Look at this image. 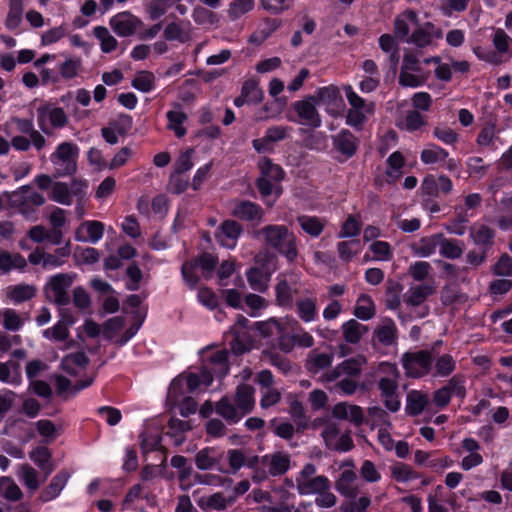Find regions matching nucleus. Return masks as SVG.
<instances>
[{
    "instance_id": "1",
    "label": "nucleus",
    "mask_w": 512,
    "mask_h": 512,
    "mask_svg": "<svg viewBox=\"0 0 512 512\" xmlns=\"http://www.w3.org/2000/svg\"><path fill=\"white\" fill-rule=\"evenodd\" d=\"M255 238L263 239L268 248L275 250L287 262L294 263L298 258V238L284 224H268L255 231Z\"/></svg>"
},
{
    "instance_id": "2",
    "label": "nucleus",
    "mask_w": 512,
    "mask_h": 512,
    "mask_svg": "<svg viewBox=\"0 0 512 512\" xmlns=\"http://www.w3.org/2000/svg\"><path fill=\"white\" fill-rule=\"evenodd\" d=\"M254 393L252 386L241 384L236 389L233 401L229 397H222L216 403L215 411L228 424H236L254 409Z\"/></svg>"
},
{
    "instance_id": "3",
    "label": "nucleus",
    "mask_w": 512,
    "mask_h": 512,
    "mask_svg": "<svg viewBox=\"0 0 512 512\" xmlns=\"http://www.w3.org/2000/svg\"><path fill=\"white\" fill-rule=\"evenodd\" d=\"M142 322H105L103 328L97 322H85V332L90 337L100 334L107 340L124 345L140 329Z\"/></svg>"
},
{
    "instance_id": "4",
    "label": "nucleus",
    "mask_w": 512,
    "mask_h": 512,
    "mask_svg": "<svg viewBox=\"0 0 512 512\" xmlns=\"http://www.w3.org/2000/svg\"><path fill=\"white\" fill-rule=\"evenodd\" d=\"M77 277L76 273H57L49 277L44 286L46 298L63 310L71 304L70 289Z\"/></svg>"
},
{
    "instance_id": "5",
    "label": "nucleus",
    "mask_w": 512,
    "mask_h": 512,
    "mask_svg": "<svg viewBox=\"0 0 512 512\" xmlns=\"http://www.w3.org/2000/svg\"><path fill=\"white\" fill-rule=\"evenodd\" d=\"M212 382L213 376L207 368H203L199 374L180 375L170 384L168 397L175 403L179 402V397L185 392L192 393L202 385L208 387Z\"/></svg>"
},
{
    "instance_id": "6",
    "label": "nucleus",
    "mask_w": 512,
    "mask_h": 512,
    "mask_svg": "<svg viewBox=\"0 0 512 512\" xmlns=\"http://www.w3.org/2000/svg\"><path fill=\"white\" fill-rule=\"evenodd\" d=\"M258 168L260 176L256 179L255 185L262 198H266L273 194V182H282L286 173L279 164L274 163L272 159L266 156L259 160Z\"/></svg>"
},
{
    "instance_id": "7",
    "label": "nucleus",
    "mask_w": 512,
    "mask_h": 512,
    "mask_svg": "<svg viewBox=\"0 0 512 512\" xmlns=\"http://www.w3.org/2000/svg\"><path fill=\"white\" fill-rule=\"evenodd\" d=\"M79 148L72 142L60 143L55 152L50 155V161L55 166V177L71 176L77 171Z\"/></svg>"
},
{
    "instance_id": "8",
    "label": "nucleus",
    "mask_w": 512,
    "mask_h": 512,
    "mask_svg": "<svg viewBox=\"0 0 512 512\" xmlns=\"http://www.w3.org/2000/svg\"><path fill=\"white\" fill-rule=\"evenodd\" d=\"M380 369L387 374L386 377H382L378 381L381 396L384 398L386 408L391 412H397L400 408V401L397 396L400 373L396 365L391 363H382Z\"/></svg>"
},
{
    "instance_id": "9",
    "label": "nucleus",
    "mask_w": 512,
    "mask_h": 512,
    "mask_svg": "<svg viewBox=\"0 0 512 512\" xmlns=\"http://www.w3.org/2000/svg\"><path fill=\"white\" fill-rule=\"evenodd\" d=\"M434 358V347L431 350L404 353L401 362L406 376L410 378H421L427 375L432 369Z\"/></svg>"
},
{
    "instance_id": "10",
    "label": "nucleus",
    "mask_w": 512,
    "mask_h": 512,
    "mask_svg": "<svg viewBox=\"0 0 512 512\" xmlns=\"http://www.w3.org/2000/svg\"><path fill=\"white\" fill-rule=\"evenodd\" d=\"M360 139L348 129H341L332 135L333 150L339 154L338 162L343 163L353 158L359 149Z\"/></svg>"
},
{
    "instance_id": "11",
    "label": "nucleus",
    "mask_w": 512,
    "mask_h": 512,
    "mask_svg": "<svg viewBox=\"0 0 512 512\" xmlns=\"http://www.w3.org/2000/svg\"><path fill=\"white\" fill-rule=\"evenodd\" d=\"M315 104V97L308 96L304 100H298L292 103V109L296 112L299 119L288 117L292 122L300 123L312 128H319L322 124L321 116L318 113Z\"/></svg>"
},
{
    "instance_id": "12",
    "label": "nucleus",
    "mask_w": 512,
    "mask_h": 512,
    "mask_svg": "<svg viewBox=\"0 0 512 512\" xmlns=\"http://www.w3.org/2000/svg\"><path fill=\"white\" fill-rule=\"evenodd\" d=\"M109 25L117 36L130 37L143 27L144 23L130 11H122L110 18Z\"/></svg>"
},
{
    "instance_id": "13",
    "label": "nucleus",
    "mask_w": 512,
    "mask_h": 512,
    "mask_svg": "<svg viewBox=\"0 0 512 512\" xmlns=\"http://www.w3.org/2000/svg\"><path fill=\"white\" fill-rule=\"evenodd\" d=\"M49 120L53 128H63L67 125L68 118L61 107H51L50 104H43L37 108V121L40 129L48 134L46 122Z\"/></svg>"
},
{
    "instance_id": "14",
    "label": "nucleus",
    "mask_w": 512,
    "mask_h": 512,
    "mask_svg": "<svg viewBox=\"0 0 512 512\" xmlns=\"http://www.w3.org/2000/svg\"><path fill=\"white\" fill-rule=\"evenodd\" d=\"M434 288L428 284H421L411 287L404 295L403 305L406 310L413 308H421L422 311L417 314L418 317L422 318L427 316L429 309L428 307H422V304L427 298L432 295Z\"/></svg>"
},
{
    "instance_id": "15",
    "label": "nucleus",
    "mask_w": 512,
    "mask_h": 512,
    "mask_svg": "<svg viewBox=\"0 0 512 512\" xmlns=\"http://www.w3.org/2000/svg\"><path fill=\"white\" fill-rule=\"evenodd\" d=\"M442 38L443 31L441 28L432 22H425L423 25H417L409 38L406 39V42L418 48H426L432 44L434 39L439 40Z\"/></svg>"
},
{
    "instance_id": "16",
    "label": "nucleus",
    "mask_w": 512,
    "mask_h": 512,
    "mask_svg": "<svg viewBox=\"0 0 512 512\" xmlns=\"http://www.w3.org/2000/svg\"><path fill=\"white\" fill-rule=\"evenodd\" d=\"M242 232L243 228L241 224L235 220L227 219L224 220L216 230L215 238L221 246L234 249Z\"/></svg>"
},
{
    "instance_id": "17",
    "label": "nucleus",
    "mask_w": 512,
    "mask_h": 512,
    "mask_svg": "<svg viewBox=\"0 0 512 512\" xmlns=\"http://www.w3.org/2000/svg\"><path fill=\"white\" fill-rule=\"evenodd\" d=\"M231 214L241 221L259 222L264 217V210L258 203L250 200H237Z\"/></svg>"
},
{
    "instance_id": "18",
    "label": "nucleus",
    "mask_w": 512,
    "mask_h": 512,
    "mask_svg": "<svg viewBox=\"0 0 512 512\" xmlns=\"http://www.w3.org/2000/svg\"><path fill=\"white\" fill-rule=\"evenodd\" d=\"M469 237L479 250L489 252L495 244L496 231L485 224L474 223L469 228Z\"/></svg>"
},
{
    "instance_id": "19",
    "label": "nucleus",
    "mask_w": 512,
    "mask_h": 512,
    "mask_svg": "<svg viewBox=\"0 0 512 512\" xmlns=\"http://www.w3.org/2000/svg\"><path fill=\"white\" fill-rule=\"evenodd\" d=\"M105 225L101 221L86 220L75 230L74 238L78 242L97 243L104 235Z\"/></svg>"
},
{
    "instance_id": "20",
    "label": "nucleus",
    "mask_w": 512,
    "mask_h": 512,
    "mask_svg": "<svg viewBox=\"0 0 512 512\" xmlns=\"http://www.w3.org/2000/svg\"><path fill=\"white\" fill-rule=\"evenodd\" d=\"M310 347L313 345V338L310 334L299 329L288 331L286 328L279 336V347L285 352L291 351L294 346Z\"/></svg>"
},
{
    "instance_id": "21",
    "label": "nucleus",
    "mask_w": 512,
    "mask_h": 512,
    "mask_svg": "<svg viewBox=\"0 0 512 512\" xmlns=\"http://www.w3.org/2000/svg\"><path fill=\"white\" fill-rule=\"evenodd\" d=\"M170 464L173 468L177 469V476L179 487L183 491L189 490L194 486V472L193 467L188 463V459L182 455H175L171 458Z\"/></svg>"
},
{
    "instance_id": "22",
    "label": "nucleus",
    "mask_w": 512,
    "mask_h": 512,
    "mask_svg": "<svg viewBox=\"0 0 512 512\" xmlns=\"http://www.w3.org/2000/svg\"><path fill=\"white\" fill-rule=\"evenodd\" d=\"M228 356L226 349L218 350L211 355H203V368H207L213 377H224L229 372Z\"/></svg>"
},
{
    "instance_id": "23",
    "label": "nucleus",
    "mask_w": 512,
    "mask_h": 512,
    "mask_svg": "<svg viewBox=\"0 0 512 512\" xmlns=\"http://www.w3.org/2000/svg\"><path fill=\"white\" fill-rule=\"evenodd\" d=\"M261 463L267 467L270 476L276 477L285 474L289 470L291 459L288 453L280 451L263 456Z\"/></svg>"
},
{
    "instance_id": "24",
    "label": "nucleus",
    "mask_w": 512,
    "mask_h": 512,
    "mask_svg": "<svg viewBox=\"0 0 512 512\" xmlns=\"http://www.w3.org/2000/svg\"><path fill=\"white\" fill-rule=\"evenodd\" d=\"M275 302L279 307L291 310L294 307V295L298 290L285 277L278 276L277 283L274 287Z\"/></svg>"
},
{
    "instance_id": "25",
    "label": "nucleus",
    "mask_w": 512,
    "mask_h": 512,
    "mask_svg": "<svg viewBox=\"0 0 512 512\" xmlns=\"http://www.w3.org/2000/svg\"><path fill=\"white\" fill-rule=\"evenodd\" d=\"M71 474L63 469L59 471L52 479L49 485L44 488L39 496V500L46 503L56 499L66 486Z\"/></svg>"
},
{
    "instance_id": "26",
    "label": "nucleus",
    "mask_w": 512,
    "mask_h": 512,
    "mask_svg": "<svg viewBox=\"0 0 512 512\" xmlns=\"http://www.w3.org/2000/svg\"><path fill=\"white\" fill-rule=\"evenodd\" d=\"M332 416L340 420H349L356 426H360L364 421L362 408L346 402L337 403L332 409Z\"/></svg>"
},
{
    "instance_id": "27",
    "label": "nucleus",
    "mask_w": 512,
    "mask_h": 512,
    "mask_svg": "<svg viewBox=\"0 0 512 512\" xmlns=\"http://www.w3.org/2000/svg\"><path fill=\"white\" fill-rule=\"evenodd\" d=\"M245 328L244 322H236L232 327L234 337L230 342V346L233 353L236 355H241L249 351L253 346L254 340L246 333Z\"/></svg>"
},
{
    "instance_id": "28",
    "label": "nucleus",
    "mask_w": 512,
    "mask_h": 512,
    "mask_svg": "<svg viewBox=\"0 0 512 512\" xmlns=\"http://www.w3.org/2000/svg\"><path fill=\"white\" fill-rule=\"evenodd\" d=\"M296 488L300 495L318 494L330 488L326 476H316L310 479H296Z\"/></svg>"
},
{
    "instance_id": "29",
    "label": "nucleus",
    "mask_w": 512,
    "mask_h": 512,
    "mask_svg": "<svg viewBox=\"0 0 512 512\" xmlns=\"http://www.w3.org/2000/svg\"><path fill=\"white\" fill-rule=\"evenodd\" d=\"M89 359L84 352L67 354L61 361V369L71 376L78 375L86 368Z\"/></svg>"
},
{
    "instance_id": "30",
    "label": "nucleus",
    "mask_w": 512,
    "mask_h": 512,
    "mask_svg": "<svg viewBox=\"0 0 512 512\" xmlns=\"http://www.w3.org/2000/svg\"><path fill=\"white\" fill-rule=\"evenodd\" d=\"M122 311L132 316V320H145L147 307L143 304V298L138 294L129 295L122 304Z\"/></svg>"
},
{
    "instance_id": "31",
    "label": "nucleus",
    "mask_w": 512,
    "mask_h": 512,
    "mask_svg": "<svg viewBox=\"0 0 512 512\" xmlns=\"http://www.w3.org/2000/svg\"><path fill=\"white\" fill-rule=\"evenodd\" d=\"M294 306L301 320H315L318 316L317 298L314 295L297 299Z\"/></svg>"
},
{
    "instance_id": "32",
    "label": "nucleus",
    "mask_w": 512,
    "mask_h": 512,
    "mask_svg": "<svg viewBox=\"0 0 512 512\" xmlns=\"http://www.w3.org/2000/svg\"><path fill=\"white\" fill-rule=\"evenodd\" d=\"M408 22L418 25V15L411 9L406 10L394 20L395 35L401 40L406 41V39L409 38L410 29Z\"/></svg>"
},
{
    "instance_id": "33",
    "label": "nucleus",
    "mask_w": 512,
    "mask_h": 512,
    "mask_svg": "<svg viewBox=\"0 0 512 512\" xmlns=\"http://www.w3.org/2000/svg\"><path fill=\"white\" fill-rule=\"evenodd\" d=\"M429 404V397L426 393L412 390L407 394L405 410L411 416L420 415Z\"/></svg>"
},
{
    "instance_id": "34",
    "label": "nucleus",
    "mask_w": 512,
    "mask_h": 512,
    "mask_svg": "<svg viewBox=\"0 0 512 512\" xmlns=\"http://www.w3.org/2000/svg\"><path fill=\"white\" fill-rule=\"evenodd\" d=\"M356 474L352 470H344L336 481V489L342 495L348 498H356L359 490L354 485Z\"/></svg>"
},
{
    "instance_id": "35",
    "label": "nucleus",
    "mask_w": 512,
    "mask_h": 512,
    "mask_svg": "<svg viewBox=\"0 0 512 512\" xmlns=\"http://www.w3.org/2000/svg\"><path fill=\"white\" fill-rule=\"evenodd\" d=\"M235 501V497L226 498L222 493L216 492L210 496L202 497L198 501V505L205 511L217 510L221 511L228 507Z\"/></svg>"
},
{
    "instance_id": "36",
    "label": "nucleus",
    "mask_w": 512,
    "mask_h": 512,
    "mask_svg": "<svg viewBox=\"0 0 512 512\" xmlns=\"http://www.w3.org/2000/svg\"><path fill=\"white\" fill-rule=\"evenodd\" d=\"M297 222L301 229L312 238L319 237L325 228V222L317 216L300 215Z\"/></svg>"
},
{
    "instance_id": "37",
    "label": "nucleus",
    "mask_w": 512,
    "mask_h": 512,
    "mask_svg": "<svg viewBox=\"0 0 512 512\" xmlns=\"http://www.w3.org/2000/svg\"><path fill=\"white\" fill-rule=\"evenodd\" d=\"M178 108L179 110H169L166 113V118L168 120L167 128L173 131L177 138H182L187 133L183 124L188 119V116L181 110L180 105H178Z\"/></svg>"
},
{
    "instance_id": "38",
    "label": "nucleus",
    "mask_w": 512,
    "mask_h": 512,
    "mask_svg": "<svg viewBox=\"0 0 512 512\" xmlns=\"http://www.w3.org/2000/svg\"><path fill=\"white\" fill-rule=\"evenodd\" d=\"M30 459L45 473V477L50 475L54 466L51 463L52 455L48 448L37 446L29 453Z\"/></svg>"
},
{
    "instance_id": "39",
    "label": "nucleus",
    "mask_w": 512,
    "mask_h": 512,
    "mask_svg": "<svg viewBox=\"0 0 512 512\" xmlns=\"http://www.w3.org/2000/svg\"><path fill=\"white\" fill-rule=\"evenodd\" d=\"M23 0H9V11L5 20V27L9 31L17 30L23 21Z\"/></svg>"
},
{
    "instance_id": "40",
    "label": "nucleus",
    "mask_w": 512,
    "mask_h": 512,
    "mask_svg": "<svg viewBox=\"0 0 512 512\" xmlns=\"http://www.w3.org/2000/svg\"><path fill=\"white\" fill-rule=\"evenodd\" d=\"M472 215H469L467 210L460 207L456 208V215L446 225V230L450 234L463 236L466 232V224Z\"/></svg>"
},
{
    "instance_id": "41",
    "label": "nucleus",
    "mask_w": 512,
    "mask_h": 512,
    "mask_svg": "<svg viewBox=\"0 0 512 512\" xmlns=\"http://www.w3.org/2000/svg\"><path fill=\"white\" fill-rule=\"evenodd\" d=\"M71 304L80 313L86 314L91 311V297L83 286H76L72 290Z\"/></svg>"
},
{
    "instance_id": "42",
    "label": "nucleus",
    "mask_w": 512,
    "mask_h": 512,
    "mask_svg": "<svg viewBox=\"0 0 512 512\" xmlns=\"http://www.w3.org/2000/svg\"><path fill=\"white\" fill-rule=\"evenodd\" d=\"M449 156L446 149L436 144H428V147L420 153V160L426 165H433L445 161Z\"/></svg>"
},
{
    "instance_id": "43",
    "label": "nucleus",
    "mask_w": 512,
    "mask_h": 512,
    "mask_svg": "<svg viewBox=\"0 0 512 512\" xmlns=\"http://www.w3.org/2000/svg\"><path fill=\"white\" fill-rule=\"evenodd\" d=\"M441 237L442 234H434L430 237H422L418 243L413 245L414 252L420 257L431 256L435 252L437 246H439Z\"/></svg>"
},
{
    "instance_id": "44",
    "label": "nucleus",
    "mask_w": 512,
    "mask_h": 512,
    "mask_svg": "<svg viewBox=\"0 0 512 512\" xmlns=\"http://www.w3.org/2000/svg\"><path fill=\"white\" fill-rule=\"evenodd\" d=\"M93 34L100 41V47L103 53H111L117 48V39L110 34L105 26L94 27Z\"/></svg>"
},
{
    "instance_id": "45",
    "label": "nucleus",
    "mask_w": 512,
    "mask_h": 512,
    "mask_svg": "<svg viewBox=\"0 0 512 512\" xmlns=\"http://www.w3.org/2000/svg\"><path fill=\"white\" fill-rule=\"evenodd\" d=\"M7 295L12 302L19 304L33 298L35 288L27 284H17L8 288Z\"/></svg>"
},
{
    "instance_id": "46",
    "label": "nucleus",
    "mask_w": 512,
    "mask_h": 512,
    "mask_svg": "<svg viewBox=\"0 0 512 512\" xmlns=\"http://www.w3.org/2000/svg\"><path fill=\"white\" fill-rule=\"evenodd\" d=\"M434 376L447 377L456 368V361L450 354H435Z\"/></svg>"
},
{
    "instance_id": "47",
    "label": "nucleus",
    "mask_w": 512,
    "mask_h": 512,
    "mask_svg": "<svg viewBox=\"0 0 512 512\" xmlns=\"http://www.w3.org/2000/svg\"><path fill=\"white\" fill-rule=\"evenodd\" d=\"M440 254L448 259H458L463 254L461 241L456 239H447L443 235L439 242Z\"/></svg>"
},
{
    "instance_id": "48",
    "label": "nucleus",
    "mask_w": 512,
    "mask_h": 512,
    "mask_svg": "<svg viewBox=\"0 0 512 512\" xmlns=\"http://www.w3.org/2000/svg\"><path fill=\"white\" fill-rule=\"evenodd\" d=\"M362 361L359 359H348L342 362L335 370L328 375V380L333 381L338 378L342 373L356 376L361 372Z\"/></svg>"
},
{
    "instance_id": "49",
    "label": "nucleus",
    "mask_w": 512,
    "mask_h": 512,
    "mask_svg": "<svg viewBox=\"0 0 512 512\" xmlns=\"http://www.w3.org/2000/svg\"><path fill=\"white\" fill-rule=\"evenodd\" d=\"M354 315L360 320H370L374 317L375 307L370 296L363 294L358 298Z\"/></svg>"
},
{
    "instance_id": "50",
    "label": "nucleus",
    "mask_w": 512,
    "mask_h": 512,
    "mask_svg": "<svg viewBox=\"0 0 512 512\" xmlns=\"http://www.w3.org/2000/svg\"><path fill=\"white\" fill-rule=\"evenodd\" d=\"M192 261L196 268L200 267L202 269L204 277L208 278L218 264V257L208 252H202Z\"/></svg>"
},
{
    "instance_id": "51",
    "label": "nucleus",
    "mask_w": 512,
    "mask_h": 512,
    "mask_svg": "<svg viewBox=\"0 0 512 512\" xmlns=\"http://www.w3.org/2000/svg\"><path fill=\"white\" fill-rule=\"evenodd\" d=\"M132 87L143 93H149L155 88V76L150 71H140L131 82Z\"/></svg>"
},
{
    "instance_id": "52",
    "label": "nucleus",
    "mask_w": 512,
    "mask_h": 512,
    "mask_svg": "<svg viewBox=\"0 0 512 512\" xmlns=\"http://www.w3.org/2000/svg\"><path fill=\"white\" fill-rule=\"evenodd\" d=\"M313 97H315L317 104H335L342 100L339 89L333 85L318 88Z\"/></svg>"
},
{
    "instance_id": "53",
    "label": "nucleus",
    "mask_w": 512,
    "mask_h": 512,
    "mask_svg": "<svg viewBox=\"0 0 512 512\" xmlns=\"http://www.w3.org/2000/svg\"><path fill=\"white\" fill-rule=\"evenodd\" d=\"M0 494L10 501H18L23 497L19 486L8 477L0 478Z\"/></svg>"
},
{
    "instance_id": "54",
    "label": "nucleus",
    "mask_w": 512,
    "mask_h": 512,
    "mask_svg": "<svg viewBox=\"0 0 512 512\" xmlns=\"http://www.w3.org/2000/svg\"><path fill=\"white\" fill-rule=\"evenodd\" d=\"M332 354L328 353H315L312 352L309 355L308 361H307V369L311 373H318L320 370L330 366L332 363Z\"/></svg>"
},
{
    "instance_id": "55",
    "label": "nucleus",
    "mask_w": 512,
    "mask_h": 512,
    "mask_svg": "<svg viewBox=\"0 0 512 512\" xmlns=\"http://www.w3.org/2000/svg\"><path fill=\"white\" fill-rule=\"evenodd\" d=\"M241 92L246 96L249 104H258L262 101L263 92L254 79H248L242 84Z\"/></svg>"
},
{
    "instance_id": "56",
    "label": "nucleus",
    "mask_w": 512,
    "mask_h": 512,
    "mask_svg": "<svg viewBox=\"0 0 512 512\" xmlns=\"http://www.w3.org/2000/svg\"><path fill=\"white\" fill-rule=\"evenodd\" d=\"M19 477L26 487L32 491H36L40 487L38 472L29 464H22L20 466Z\"/></svg>"
},
{
    "instance_id": "57",
    "label": "nucleus",
    "mask_w": 512,
    "mask_h": 512,
    "mask_svg": "<svg viewBox=\"0 0 512 512\" xmlns=\"http://www.w3.org/2000/svg\"><path fill=\"white\" fill-rule=\"evenodd\" d=\"M401 293L402 285L394 283L387 287L385 292V306L390 310H397L401 308Z\"/></svg>"
},
{
    "instance_id": "58",
    "label": "nucleus",
    "mask_w": 512,
    "mask_h": 512,
    "mask_svg": "<svg viewBox=\"0 0 512 512\" xmlns=\"http://www.w3.org/2000/svg\"><path fill=\"white\" fill-rule=\"evenodd\" d=\"M50 199L62 205H71L72 196L68 185L64 182H55L52 186Z\"/></svg>"
},
{
    "instance_id": "59",
    "label": "nucleus",
    "mask_w": 512,
    "mask_h": 512,
    "mask_svg": "<svg viewBox=\"0 0 512 512\" xmlns=\"http://www.w3.org/2000/svg\"><path fill=\"white\" fill-rule=\"evenodd\" d=\"M192 18L198 25H215L218 22L217 14L202 6L193 9Z\"/></svg>"
},
{
    "instance_id": "60",
    "label": "nucleus",
    "mask_w": 512,
    "mask_h": 512,
    "mask_svg": "<svg viewBox=\"0 0 512 512\" xmlns=\"http://www.w3.org/2000/svg\"><path fill=\"white\" fill-rule=\"evenodd\" d=\"M362 224L361 222L353 215H349L347 219L343 222L340 232L338 233L339 238H351L356 237L361 232Z\"/></svg>"
},
{
    "instance_id": "61",
    "label": "nucleus",
    "mask_w": 512,
    "mask_h": 512,
    "mask_svg": "<svg viewBox=\"0 0 512 512\" xmlns=\"http://www.w3.org/2000/svg\"><path fill=\"white\" fill-rule=\"evenodd\" d=\"M392 477L398 482H407L418 478L417 473L407 464L396 463L390 467Z\"/></svg>"
},
{
    "instance_id": "62",
    "label": "nucleus",
    "mask_w": 512,
    "mask_h": 512,
    "mask_svg": "<svg viewBox=\"0 0 512 512\" xmlns=\"http://www.w3.org/2000/svg\"><path fill=\"white\" fill-rule=\"evenodd\" d=\"M342 328L346 341L350 343H357L367 331V328L360 325L359 322H344Z\"/></svg>"
},
{
    "instance_id": "63",
    "label": "nucleus",
    "mask_w": 512,
    "mask_h": 512,
    "mask_svg": "<svg viewBox=\"0 0 512 512\" xmlns=\"http://www.w3.org/2000/svg\"><path fill=\"white\" fill-rule=\"evenodd\" d=\"M214 453L215 451L212 448H204L198 451L197 454L195 455L196 467L199 470L211 469L216 463Z\"/></svg>"
},
{
    "instance_id": "64",
    "label": "nucleus",
    "mask_w": 512,
    "mask_h": 512,
    "mask_svg": "<svg viewBox=\"0 0 512 512\" xmlns=\"http://www.w3.org/2000/svg\"><path fill=\"white\" fill-rule=\"evenodd\" d=\"M254 8L253 0H234L230 3L228 14L232 19H238Z\"/></svg>"
}]
</instances>
